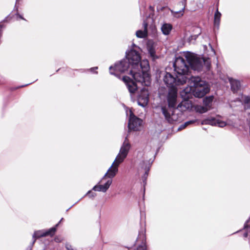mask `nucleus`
Segmentation results:
<instances>
[{
    "label": "nucleus",
    "mask_w": 250,
    "mask_h": 250,
    "mask_svg": "<svg viewBox=\"0 0 250 250\" xmlns=\"http://www.w3.org/2000/svg\"><path fill=\"white\" fill-rule=\"evenodd\" d=\"M189 66L198 72L208 71L211 67V61L209 58L200 57L189 52H184L182 56L177 57L173 63L176 77L166 72L164 77L165 83L171 88H175V86L186 83L189 76Z\"/></svg>",
    "instance_id": "1"
},
{
    "label": "nucleus",
    "mask_w": 250,
    "mask_h": 250,
    "mask_svg": "<svg viewBox=\"0 0 250 250\" xmlns=\"http://www.w3.org/2000/svg\"><path fill=\"white\" fill-rule=\"evenodd\" d=\"M140 62V55L134 49H131L129 52H126L125 58L116 63L114 66L109 67L110 74L119 78L118 73H125L133 69L138 68Z\"/></svg>",
    "instance_id": "2"
},
{
    "label": "nucleus",
    "mask_w": 250,
    "mask_h": 250,
    "mask_svg": "<svg viewBox=\"0 0 250 250\" xmlns=\"http://www.w3.org/2000/svg\"><path fill=\"white\" fill-rule=\"evenodd\" d=\"M177 89L170 88L167 96L168 106H164L161 107V111L165 119L170 124H173L178 119V115L174 113L175 110L177 109Z\"/></svg>",
    "instance_id": "3"
},
{
    "label": "nucleus",
    "mask_w": 250,
    "mask_h": 250,
    "mask_svg": "<svg viewBox=\"0 0 250 250\" xmlns=\"http://www.w3.org/2000/svg\"><path fill=\"white\" fill-rule=\"evenodd\" d=\"M149 70L148 62L147 60L140 61L138 68L131 70L130 75L136 83H140L142 85L148 86L151 84V78Z\"/></svg>",
    "instance_id": "4"
},
{
    "label": "nucleus",
    "mask_w": 250,
    "mask_h": 250,
    "mask_svg": "<svg viewBox=\"0 0 250 250\" xmlns=\"http://www.w3.org/2000/svg\"><path fill=\"white\" fill-rule=\"evenodd\" d=\"M187 82L192 88V96L202 98L210 91L208 83L199 76H188Z\"/></svg>",
    "instance_id": "5"
},
{
    "label": "nucleus",
    "mask_w": 250,
    "mask_h": 250,
    "mask_svg": "<svg viewBox=\"0 0 250 250\" xmlns=\"http://www.w3.org/2000/svg\"><path fill=\"white\" fill-rule=\"evenodd\" d=\"M121 163L115 160L111 166L101 179V182L105 180L104 185H98L93 187L92 190L97 191L105 192L112 184V179L116 175L118 171V167Z\"/></svg>",
    "instance_id": "6"
},
{
    "label": "nucleus",
    "mask_w": 250,
    "mask_h": 250,
    "mask_svg": "<svg viewBox=\"0 0 250 250\" xmlns=\"http://www.w3.org/2000/svg\"><path fill=\"white\" fill-rule=\"evenodd\" d=\"M190 87H187L182 90L180 95L183 100L177 105V109L181 111H185L192 106L191 102L189 99L192 98Z\"/></svg>",
    "instance_id": "7"
},
{
    "label": "nucleus",
    "mask_w": 250,
    "mask_h": 250,
    "mask_svg": "<svg viewBox=\"0 0 250 250\" xmlns=\"http://www.w3.org/2000/svg\"><path fill=\"white\" fill-rule=\"evenodd\" d=\"M131 148V145L128 139V136H126L124 142H123L120 148L119 152L117 155L115 160L119 161V163H122L127 157L129 150Z\"/></svg>",
    "instance_id": "8"
},
{
    "label": "nucleus",
    "mask_w": 250,
    "mask_h": 250,
    "mask_svg": "<svg viewBox=\"0 0 250 250\" xmlns=\"http://www.w3.org/2000/svg\"><path fill=\"white\" fill-rule=\"evenodd\" d=\"M62 219L63 218H62L61 221L57 224H56L55 227H52L48 230L35 231L33 235V241L32 244H33L35 242L37 238L49 235L51 236L54 235L56 231L57 227L58 226L59 224Z\"/></svg>",
    "instance_id": "9"
},
{
    "label": "nucleus",
    "mask_w": 250,
    "mask_h": 250,
    "mask_svg": "<svg viewBox=\"0 0 250 250\" xmlns=\"http://www.w3.org/2000/svg\"><path fill=\"white\" fill-rule=\"evenodd\" d=\"M129 112L130 116L128 124V129L137 131L142 125L143 121L135 116L131 110H130Z\"/></svg>",
    "instance_id": "10"
},
{
    "label": "nucleus",
    "mask_w": 250,
    "mask_h": 250,
    "mask_svg": "<svg viewBox=\"0 0 250 250\" xmlns=\"http://www.w3.org/2000/svg\"><path fill=\"white\" fill-rule=\"evenodd\" d=\"M149 101V93L147 89L143 88L137 97L138 104L142 106H146Z\"/></svg>",
    "instance_id": "11"
},
{
    "label": "nucleus",
    "mask_w": 250,
    "mask_h": 250,
    "mask_svg": "<svg viewBox=\"0 0 250 250\" xmlns=\"http://www.w3.org/2000/svg\"><path fill=\"white\" fill-rule=\"evenodd\" d=\"M123 81L125 83L130 94H133L137 90V85L135 82L133 81L129 77L124 76Z\"/></svg>",
    "instance_id": "12"
},
{
    "label": "nucleus",
    "mask_w": 250,
    "mask_h": 250,
    "mask_svg": "<svg viewBox=\"0 0 250 250\" xmlns=\"http://www.w3.org/2000/svg\"><path fill=\"white\" fill-rule=\"evenodd\" d=\"M152 162L153 161H151V163L148 162V164H146V161H143L142 163H140V166L141 168H144L145 170V173L142 178L144 186H145V185L146 184V180L148 175V172L149 171V169Z\"/></svg>",
    "instance_id": "13"
},
{
    "label": "nucleus",
    "mask_w": 250,
    "mask_h": 250,
    "mask_svg": "<svg viewBox=\"0 0 250 250\" xmlns=\"http://www.w3.org/2000/svg\"><path fill=\"white\" fill-rule=\"evenodd\" d=\"M147 23L146 21H144L143 22V27L144 30H139L136 31V35L138 38H144L147 36Z\"/></svg>",
    "instance_id": "14"
},
{
    "label": "nucleus",
    "mask_w": 250,
    "mask_h": 250,
    "mask_svg": "<svg viewBox=\"0 0 250 250\" xmlns=\"http://www.w3.org/2000/svg\"><path fill=\"white\" fill-rule=\"evenodd\" d=\"M231 89L233 92H236L240 88V82L232 78L229 79Z\"/></svg>",
    "instance_id": "15"
},
{
    "label": "nucleus",
    "mask_w": 250,
    "mask_h": 250,
    "mask_svg": "<svg viewBox=\"0 0 250 250\" xmlns=\"http://www.w3.org/2000/svg\"><path fill=\"white\" fill-rule=\"evenodd\" d=\"M180 4H181L183 6L182 8L179 11L175 12L174 14H173L174 17L177 18H179L183 15L184 12L187 4V0H183L180 2Z\"/></svg>",
    "instance_id": "16"
},
{
    "label": "nucleus",
    "mask_w": 250,
    "mask_h": 250,
    "mask_svg": "<svg viewBox=\"0 0 250 250\" xmlns=\"http://www.w3.org/2000/svg\"><path fill=\"white\" fill-rule=\"evenodd\" d=\"M172 28V26L170 24L165 23L162 26L161 30L164 35H167L170 33Z\"/></svg>",
    "instance_id": "17"
},
{
    "label": "nucleus",
    "mask_w": 250,
    "mask_h": 250,
    "mask_svg": "<svg viewBox=\"0 0 250 250\" xmlns=\"http://www.w3.org/2000/svg\"><path fill=\"white\" fill-rule=\"evenodd\" d=\"M217 119L214 118H208L204 119L202 122V125H217Z\"/></svg>",
    "instance_id": "18"
},
{
    "label": "nucleus",
    "mask_w": 250,
    "mask_h": 250,
    "mask_svg": "<svg viewBox=\"0 0 250 250\" xmlns=\"http://www.w3.org/2000/svg\"><path fill=\"white\" fill-rule=\"evenodd\" d=\"M221 16V14L218 11V9H217L214 14V26L216 27L217 28L219 25Z\"/></svg>",
    "instance_id": "19"
},
{
    "label": "nucleus",
    "mask_w": 250,
    "mask_h": 250,
    "mask_svg": "<svg viewBox=\"0 0 250 250\" xmlns=\"http://www.w3.org/2000/svg\"><path fill=\"white\" fill-rule=\"evenodd\" d=\"M213 99V96L206 97L203 99V104L204 105L208 107L209 109L212 105V103Z\"/></svg>",
    "instance_id": "20"
},
{
    "label": "nucleus",
    "mask_w": 250,
    "mask_h": 250,
    "mask_svg": "<svg viewBox=\"0 0 250 250\" xmlns=\"http://www.w3.org/2000/svg\"><path fill=\"white\" fill-rule=\"evenodd\" d=\"M147 49L150 57L153 59L155 58V49L153 45L148 44L147 45Z\"/></svg>",
    "instance_id": "21"
},
{
    "label": "nucleus",
    "mask_w": 250,
    "mask_h": 250,
    "mask_svg": "<svg viewBox=\"0 0 250 250\" xmlns=\"http://www.w3.org/2000/svg\"><path fill=\"white\" fill-rule=\"evenodd\" d=\"M195 109L197 112H199L200 113H205L209 110L208 108V107H206L205 105L197 106Z\"/></svg>",
    "instance_id": "22"
},
{
    "label": "nucleus",
    "mask_w": 250,
    "mask_h": 250,
    "mask_svg": "<svg viewBox=\"0 0 250 250\" xmlns=\"http://www.w3.org/2000/svg\"><path fill=\"white\" fill-rule=\"evenodd\" d=\"M245 104V108H250V97H246L244 101Z\"/></svg>",
    "instance_id": "23"
},
{
    "label": "nucleus",
    "mask_w": 250,
    "mask_h": 250,
    "mask_svg": "<svg viewBox=\"0 0 250 250\" xmlns=\"http://www.w3.org/2000/svg\"><path fill=\"white\" fill-rule=\"evenodd\" d=\"M196 120H191L185 122L184 124L182 125L181 126L179 127V129L184 128L186 126H188L189 125L195 123Z\"/></svg>",
    "instance_id": "24"
},
{
    "label": "nucleus",
    "mask_w": 250,
    "mask_h": 250,
    "mask_svg": "<svg viewBox=\"0 0 250 250\" xmlns=\"http://www.w3.org/2000/svg\"><path fill=\"white\" fill-rule=\"evenodd\" d=\"M227 124H226V122L222 121H220L219 120H217L216 126H218L220 127H223L225 126Z\"/></svg>",
    "instance_id": "25"
},
{
    "label": "nucleus",
    "mask_w": 250,
    "mask_h": 250,
    "mask_svg": "<svg viewBox=\"0 0 250 250\" xmlns=\"http://www.w3.org/2000/svg\"><path fill=\"white\" fill-rule=\"evenodd\" d=\"M86 195L89 196L90 197H94L96 196L95 193L92 192L91 191H88Z\"/></svg>",
    "instance_id": "26"
},
{
    "label": "nucleus",
    "mask_w": 250,
    "mask_h": 250,
    "mask_svg": "<svg viewBox=\"0 0 250 250\" xmlns=\"http://www.w3.org/2000/svg\"><path fill=\"white\" fill-rule=\"evenodd\" d=\"M65 248L67 250H76V249H74L70 244H66Z\"/></svg>",
    "instance_id": "27"
},
{
    "label": "nucleus",
    "mask_w": 250,
    "mask_h": 250,
    "mask_svg": "<svg viewBox=\"0 0 250 250\" xmlns=\"http://www.w3.org/2000/svg\"><path fill=\"white\" fill-rule=\"evenodd\" d=\"M97 69H98V67H94L90 68V70L91 72H93V71L94 70H97Z\"/></svg>",
    "instance_id": "28"
},
{
    "label": "nucleus",
    "mask_w": 250,
    "mask_h": 250,
    "mask_svg": "<svg viewBox=\"0 0 250 250\" xmlns=\"http://www.w3.org/2000/svg\"><path fill=\"white\" fill-rule=\"evenodd\" d=\"M16 15L17 16V17H18L19 18H20V19H22L23 20H25V19L22 17V16H21V15H20L19 14L17 13L16 14Z\"/></svg>",
    "instance_id": "29"
},
{
    "label": "nucleus",
    "mask_w": 250,
    "mask_h": 250,
    "mask_svg": "<svg viewBox=\"0 0 250 250\" xmlns=\"http://www.w3.org/2000/svg\"><path fill=\"white\" fill-rule=\"evenodd\" d=\"M18 1L19 0H16V4H17V3ZM15 8H16L17 11H18V7H17L16 5H15Z\"/></svg>",
    "instance_id": "30"
},
{
    "label": "nucleus",
    "mask_w": 250,
    "mask_h": 250,
    "mask_svg": "<svg viewBox=\"0 0 250 250\" xmlns=\"http://www.w3.org/2000/svg\"><path fill=\"white\" fill-rule=\"evenodd\" d=\"M1 28H2V25L0 24V36L1 35Z\"/></svg>",
    "instance_id": "31"
},
{
    "label": "nucleus",
    "mask_w": 250,
    "mask_h": 250,
    "mask_svg": "<svg viewBox=\"0 0 250 250\" xmlns=\"http://www.w3.org/2000/svg\"><path fill=\"white\" fill-rule=\"evenodd\" d=\"M149 8H150V9H152V10L153 9V8L152 6H149Z\"/></svg>",
    "instance_id": "32"
},
{
    "label": "nucleus",
    "mask_w": 250,
    "mask_h": 250,
    "mask_svg": "<svg viewBox=\"0 0 250 250\" xmlns=\"http://www.w3.org/2000/svg\"><path fill=\"white\" fill-rule=\"evenodd\" d=\"M212 50L213 51V53H215L214 50L212 48V47L211 46Z\"/></svg>",
    "instance_id": "33"
},
{
    "label": "nucleus",
    "mask_w": 250,
    "mask_h": 250,
    "mask_svg": "<svg viewBox=\"0 0 250 250\" xmlns=\"http://www.w3.org/2000/svg\"><path fill=\"white\" fill-rule=\"evenodd\" d=\"M133 46H135V47L136 46V45H135V44H134V43L133 44Z\"/></svg>",
    "instance_id": "34"
},
{
    "label": "nucleus",
    "mask_w": 250,
    "mask_h": 250,
    "mask_svg": "<svg viewBox=\"0 0 250 250\" xmlns=\"http://www.w3.org/2000/svg\"><path fill=\"white\" fill-rule=\"evenodd\" d=\"M104 182V181H103V182ZM100 182H101V181L100 182H99V183H100Z\"/></svg>",
    "instance_id": "35"
}]
</instances>
